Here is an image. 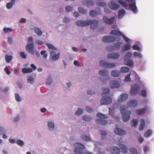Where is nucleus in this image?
Segmentation results:
<instances>
[{
    "label": "nucleus",
    "mask_w": 154,
    "mask_h": 154,
    "mask_svg": "<svg viewBox=\"0 0 154 154\" xmlns=\"http://www.w3.org/2000/svg\"><path fill=\"white\" fill-rule=\"evenodd\" d=\"M98 23V21L96 20H88L84 21L78 20L76 22V24L77 25L81 27L91 25L90 29L92 30H94L97 28Z\"/></svg>",
    "instance_id": "nucleus-1"
},
{
    "label": "nucleus",
    "mask_w": 154,
    "mask_h": 154,
    "mask_svg": "<svg viewBox=\"0 0 154 154\" xmlns=\"http://www.w3.org/2000/svg\"><path fill=\"white\" fill-rule=\"evenodd\" d=\"M109 93V88H105L103 89V92L101 94L103 98L101 100L100 105H108L111 103L112 99L110 97L106 95Z\"/></svg>",
    "instance_id": "nucleus-2"
},
{
    "label": "nucleus",
    "mask_w": 154,
    "mask_h": 154,
    "mask_svg": "<svg viewBox=\"0 0 154 154\" xmlns=\"http://www.w3.org/2000/svg\"><path fill=\"white\" fill-rule=\"evenodd\" d=\"M127 108L126 106H122L120 107V110L122 114V118L124 122H126L130 118L131 112L127 111Z\"/></svg>",
    "instance_id": "nucleus-3"
},
{
    "label": "nucleus",
    "mask_w": 154,
    "mask_h": 154,
    "mask_svg": "<svg viewBox=\"0 0 154 154\" xmlns=\"http://www.w3.org/2000/svg\"><path fill=\"white\" fill-rule=\"evenodd\" d=\"M97 116L100 118V119H97L96 120V122L98 125H104L107 124V121L104 119L107 118V116L100 113H97Z\"/></svg>",
    "instance_id": "nucleus-4"
},
{
    "label": "nucleus",
    "mask_w": 154,
    "mask_h": 154,
    "mask_svg": "<svg viewBox=\"0 0 154 154\" xmlns=\"http://www.w3.org/2000/svg\"><path fill=\"white\" fill-rule=\"evenodd\" d=\"M74 145L75 146H76L74 150L75 153L76 154H83V152L82 150L85 148L84 145L79 143H77Z\"/></svg>",
    "instance_id": "nucleus-5"
},
{
    "label": "nucleus",
    "mask_w": 154,
    "mask_h": 154,
    "mask_svg": "<svg viewBox=\"0 0 154 154\" xmlns=\"http://www.w3.org/2000/svg\"><path fill=\"white\" fill-rule=\"evenodd\" d=\"M110 34L111 35H114L117 36H121L123 38L124 40L126 42H128L130 40V39L126 37L122 33L117 30H113L112 31Z\"/></svg>",
    "instance_id": "nucleus-6"
},
{
    "label": "nucleus",
    "mask_w": 154,
    "mask_h": 154,
    "mask_svg": "<svg viewBox=\"0 0 154 154\" xmlns=\"http://www.w3.org/2000/svg\"><path fill=\"white\" fill-rule=\"evenodd\" d=\"M140 89V87L139 85L134 84L131 86L130 93L132 95H135L138 93Z\"/></svg>",
    "instance_id": "nucleus-7"
},
{
    "label": "nucleus",
    "mask_w": 154,
    "mask_h": 154,
    "mask_svg": "<svg viewBox=\"0 0 154 154\" xmlns=\"http://www.w3.org/2000/svg\"><path fill=\"white\" fill-rule=\"evenodd\" d=\"M100 65L101 66H105L107 68H111L115 67L116 64L114 63H108L104 60H101L100 62Z\"/></svg>",
    "instance_id": "nucleus-8"
},
{
    "label": "nucleus",
    "mask_w": 154,
    "mask_h": 154,
    "mask_svg": "<svg viewBox=\"0 0 154 154\" xmlns=\"http://www.w3.org/2000/svg\"><path fill=\"white\" fill-rule=\"evenodd\" d=\"M26 48L29 53L32 54H34V45L32 43L27 45L26 47Z\"/></svg>",
    "instance_id": "nucleus-9"
},
{
    "label": "nucleus",
    "mask_w": 154,
    "mask_h": 154,
    "mask_svg": "<svg viewBox=\"0 0 154 154\" xmlns=\"http://www.w3.org/2000/svg\"><path fill=\"white\" fill-rule=\"evenodd\" d=\"M130 2H131V4H129V8L131 11L134 13H136L137 12V7L136 5V2L134 0H132Z\"/></svg>",
    "instance_id": "nucleus-10"
},
{
    "label": "nucleus",
    "mask_w": 154,
    "mask_h": 154,
    "mask_svg": "<svg viewBox=\"0 0 154 154\" xmlns=\"http://www.w3.org/2000/svg\"><path fill=\"white\" fill-rule=\"evenodd\" d=\"M115 18L113 17L110 18H109L106 16H104L103 18V20L104 23L108 24H111L113 23L114 21Z\"/></svg>",
    "instance_id": "nucleus-11"
},
{
    "label": "nucleus",
    "mask_w": 154,
    "mask_h": 154,
    "mask_svg": "<svg viewBox=\"0 0 154 154\" xmlns=\"http://www.w3.org/2000/svg\"><path fill=\"white\" fill-rule=\"evenodd\" d=\"M57 53V51H51L50 53V57H51L52 60L54 61L57 60L60 57V53L58 52L56 54H55Z\"/></svg>",
    "instance_id": "nucleus-12"
},
{
    "label": "nucleus",
    "mask_w": 154,
    "mask_h": 154,
    "mask_svg": "<svg viewBox=\"0 0 154 154\" xmlns=\"http://www.w3.org/2000/svg\"><path fill=\"white\" fill-rule=\"evenodd\" d=\"M102 41L104 42H111L114 41L115 38L112 36H106L102 38Z\"/></svg>",
    "instance_id": "nucleus-13"
},
{
    "label": "nucleus",
    "mask_w": 154,
    "mask_h": 154,
    "mask_svg": "<svg viewBox=\"0 0 154 154\" xmlns=\"http://www.w3.org/2000/svg\"><path fill=\"white\" fill-rule=\"evenodd\" d=\"M109 72L106 70L103 69L100 70L99 72V74L101 76H106V80H108L109 79V77L108 76Z\"/></svg>",
    "instance_id": "nucleus-14"
},
{
    "label": "nucleus",
    "mask_w": 154,
    "mask_h": 154,
    "mask_svg": "<svg viewBox=\"0 0 154 154\" xmlns=\"http://www.w3.org/2000/svg\"><path fill=\"white\" fill-rule=\"evenodd\" d=\"M113 1L112 0L110 2L109 7L110 9L114 10H117L119 8V5L117 3L113 2Z\"/></svg>",
    "instance_id": "nucleus-15"
},
{
    "label": "nucleus",
    "mask_w": 154,
    "mask_h": 154,
    "mask_svg": "<svg viewBox=\"0 0 154 154\" xmlns=\"http://www.w3.org/2000/svg\"><path fill=\"white\" fill-rule=\"evenodd\" d=\"M118 125H116V129L114 131L115 133L119 135H122L125 134L126 133V131L124 130L119 128H118Z\"/></svg>",
    "instance_id": "nucleus-16"
},
{
    "label": "nucleus",
    "mask_w": 154,
    "mask_h": 154,
    "mask_svg": "<svg viewBox=\"0 0 154 154\" xmlns=\"http://www.w3.org/2000/svg\"><path fill=\"white\" fill-rule=\"evenodd\" d=\"M109 85L110 87L112 88H118L120 86L119 82L114 80L111 81L109 82Z\"/></svg>",
    "instance_id": "nucleus-17"
},
{
    "label": "nucleus",
    "mask_w": 154,
    "mask_h": 154,
    "mask_svg": "<svg viewBox=\"0 0 154 154\" xmlns=\"http://www.w3.org/2000/svg\"><path fill=\"white\" fill-rule=\"evenodd\" d=\"M128 95L125 93H122L120 97L118 99V102L122 103L125 101L128 98Z\"/></svg>",
    "instance_id": "nucleus-18"
},
{
    "label": "nucleus",
    "mask_w": 154,
    "mask_h": 154,
    "mask_svg": "<svg viewBox=\"0 0 154 154\" xmlns=\"http://www.w3.org/2000/svg\"><path fill=\"white\" fill-rule=\"evenodd\" d=\"M106 149L107 150L111 151L112 154H119L120 152L119 149L116 146H114L110 149H108V148Z\"/></svg>",
    "instance_id": "nucleus-19"
},
{
    "label": "nucleus",
    "mask_w": 154,
    "mask_h": 154,
    "mask_svg": "<svg viewBox=\"0 0 154 154\" xmlns=\"http://www.w3.org/2000/svg\"><path fill=\"white\" fill-rule=\"evenodd\" d=\"M120 56L119 54L118 53H112L108 55L107 57L108 58L116 59L119 58Z\"/></svg>",
    "instance_id": "nucleus-20"
},
{
    "label": "nucleus",
    "mask_w": 154,
    "mask_h": 154,
    "mask_svg": "<svg viewBox=\"0 0 154 154\" xmlns=\"http://www.w3.org/2000/svg\"><path fill=\"white\" fill-rule=\"evenodd\" d=\"M137 100H132L129 102L128 105L129 107H135L137 106Z\"/></svg>",
    "instance_id": "nucleus-21"
},
{
    "label": "nucleus",
    "mask_w": 154,
    "mask_h": 154,
    "mask_svg": "<svg viewBox=\"0 0 154 154\" xmlns=\"http://www.w3.org/2000/svg\"><path fill=\"white\" fill-rule=\"evenodd\" d=\"M130 40L128 42L127 44L123 46L122 48V50L123 51H126L127 50H129L130 48L131 43L130 42Z\"/></svg>",
    "instance_id": "nucleus-22"
},
{
    "label": "nucleus",
    "mask_w": 154,
    "mask_h": 154,
    "mask_svg": "<svg viewBox=\"0 0 154 154\" xmlns=\"http://www.w3.org/2000/svg\"><path fill=\"white\" fill-rule=\"evenodd\" d=\"M121 73V71L116 70H112L111 72V75L114 77H119Z\"/></svg>",
    "instance_id": "nucleus-23"
},
{
    "label": "nucleus",
    "mask_w": 154,
    "mask_h": 154,
    "mask_svg": "<svg viewBox=\"0 0 154 154\" xmlns=\"http://www.w3.org/2000/svg\"><path fill=\"white\" fill-rule=\"evenodd\" d=\"M119 145L122 152L124 153H125L127 152L128 148L125 145L121 143H120Z\"/></svg>",
    "instance_id": "nucleus-24"
},
{
    "label": "nucleus",
    "mask_w": 154,
    "mask_h": 154,
    "mask_svg": "<svg viewBox=\"0 0 154 154\" xmlns=\"http://www.w3.org/2000/svg\"><path fill=\"white\" fill-rule=\"evenodd\" d=\"M124 63L127 65L132 66L133 65L134 62L132 60L126 58L124 61Z\"/></svg>",
    "instance_id": "nucleus-25"
},
{
    "label": "nucleus",
    "mask_w": 154,
    "mask_h": 154,
    "mask_svg": "<svg viewBox=\"0 0 154 154\" xmlns=\"http://www.w3.org/2000/svg\"><path fill=\"white\" fill-rule=\"evenodd\" d=\"M125 14V11L123 9H121L119 10L118 13V18H120L123 17Z\"/></svg>",
    "instance_id": "nucleus-26"
},
{
    "label": "nucleus",
    "mask_w": 154,
    "mask_h": 154,
    "mask_svg": "<svg viewBox=\"0 0 154 154\" xmlns=\"http://www.w3.org/2000/svg\"><path fill=\"white\" fill-rule=\"evenodd\" d=\"M46 45L48 47L49 49L51 50L50 51V52L51 53V51H57V48H54V47L52 45L49 44V43H46Z\"/></svg>",
    "instance_id": "nucleus-27"
},
{
    "label": "nucleus",
    "mask_w": 154,
    "mask_h": 154,
    "mask_svg": "<svg viewBox=\"0 0 154 154\" xmlns=\"http://www.w3.org/2000/svg\"><path fill=\"white\" fill-rule=\"evenodd\" d=\"M121 43L118 42L116 43L113 44L111 47V48L114 50H119L120 48V45Z\"/></svg>",
    "instance_id": "nucleus-28"
},
{
    "label": "nucleus",
    "mask_w": 154,
    "mask_h": 154,
    "mask_svg": "<svg viewBox=\"0 0 154 154\" xmlns=\"http://www.w3.org/2000/svg\"><path fill=\"white\" fill-rule=\"evenodd\" d=\"M118 2L123 7L126 8L128 7V5L127 3L123 0H118Z\"/></svg>",
    "instance_id": "nucleus-29"
},
{
    "label": "nucleus",
    "mask_w": 154,
    "mask_h": 154,
    "mask_svg": "<svg viewBox=\"0 0 154 154\" xmlns=\"http://www.w3.org/2000/svg\"><path fill=\"white\" fill-rule=\"evenodd\" d=\"M146 110V108L143 109H139L137 110L135 112L138 115L144 114Z\"/></svg>",
    "instance_id": "nucleus-30"
},
{
    "label": "nucleus",
    "mask_w": 154,
    "mask_h": 154,
    "mask_svg": "<svg viewBox=\"0 0 154 154\" xmlns=\"http://www.w3.org/2000/svg\"><path fill=\"white\" fill-rule=\"evenodd\" d=\"M34 30L35 32L39 36H40L42 34V32L38 28L35 27Z\"/></svg>",
    "instance_id": "nucleus-31"
},
{
    "label": "nucleus",
    "mask_w": 154,
    "mask_h": 154,
    "mask_svg": "<svg viewBox=\"0 0 154 154\" xmlns=\"http://www.w3.org/2000/svg\"><path fill=\"white\" fill-rule=\"evenodd\" d=\"M22 71L24 73H29L33 71L32 68H23L22 69Z\"/></svg>",
    "instance_id": "nucleus-32"
},
{
    "label": "nucleus",
    "mask_w": 154,
    "mask_h": 154,
    "mask_svg": "<svg viewBox=\"0 0 154 154\" xmlns=\"http://www.w3.org/2000/svg\"><path fill=\"white\" fill-rule=\"evenodd\" d=\"M145 125V122L144 119H142L141 120L140 124L139 126V130H142L144 128Z\"/></svg>",
    "instance_id": "nucleus-33"
},
{
    "label": "nucleus",
    "mask_w": 154,
    "mask_h": 154,
    "mask_svg": "<svg viewBox=\"0 0 154 154\" xmlns=\"http://www.w3.org/2000/svg\"><path fill=\"white\" fill-rule=\"evenodd\" d=\"M130 69L128 67H122L121 68V72L123 73H127L129 71Z\"/></svg>",
    "instance_id": "nucleus-34"
},
{
    "label": "nucleus",
    "mask_w": 154,
    "mask_h": 154,
    "mask_svg": "<svg viewBox=\"0 0 154 154\" xmlns=\"http://www.w3.org/2000/svg\"><path fill=\"white\" fill-rule=\"evenodd\" d=\"M152 131L151 130H148L145 132L144 134V136L148 137L152 134Z\"/></svg>",
    "instance_id": "nucleus-35"
},
{
    "label": "nucleus",
    "mask_w": 154,
    "mask_h": 154,
    "mask_svg": "<svg viewBox=\"0 0 154 154\" xmlns=\"http://www.w3.org/2000/svg\"><path fill=\"white\" fill-rule=\"evenodd\" d=\"M81 138L84 141H91V139L89 136H88L85 135H82L81 136Z\"/></svg>",
    "instance_id": "nucleus-36"
},
{
    "label": "nucleus",
    "mask_w": 154,
    "mask_h": 154,
    "mask_svg": "<svg viewBox=\"0 0 154 154\" xmlns=\"http://www.w3.org/2000/svg\"><path fill=\"white\" fill-rule=\"evenodd\" d=\"M54 124L51 121H49L48 122V126L49 129L50 130L53 129L54 127Z\"/></svg>",
    "instance_id": "nucleus-37"
},
{
    "label": "nucleus",
    "mask_w": 154,
    "mask_h": 154,
    "mask_svg": "<svg viewBox=\"0 0 154 154\" xmlns=\"http://www.w3.org/2000/svg\"><path fill=\"white\" fill-rule=\"evenodd\" d=\"M79 12L82 14H85L87 13V10L82 7H79L78 8Z\"/></svg>",
    "instance_id": "nucleus-38"
},
{
    "label": "nucleus",
    "mask_w": 154,
    "mask_h": 154,
    "mask_svg": "<svg viewBox=\"0 0 154 154\" xmlns=\"http://www.w3.org/2000/svg\"><path fill=\"white\" fill-rule=\"evenodd\" d=\"M138 124V121L136 119H134L131 121V125L132 126H136Z\"/></svg>",
    "instance_id": "nucleus-39"
},
{
    "label": "nucleus",
    "mask_w": 154,
    "mask_h": 154,
    "mask_svg": "<svg viewBox=\"0 0 154 154\" xmlns=\"http://www.w3.org/2000/svg\"><path fill=\"white\" fill-rule=\"evenodd\" d=\"M85 4L88 6H92L94 5V2L92 0H88L85 2Z\"/></svg>",
    "instance_id": "nucleus-40"
},
{
    "label": "nucleus",
    "mask_w": 154,
    "mask_h": 154,
    "mask_svg": "<svg viewBox=\"0 0 154 154\" xmlns=\"http://www.w3.org/2000/svg\"><path fill=\"white\" fill-rule=\"evenodd\" d=\"M97 14V11L95 10H91L89 13V15L91 17H94Z\"/></svg>",
    "instance_id": "nucleus-41"
},
{
    "label": "nucleus",
    "mask_w": 154,
    "mask_h": 154,
    "mask_svg": "<svg viewBox=\"0 0 154 154\" xmlns=\"http://www.w3.org/2000/svg\"><path fill=\"white\" fill-rule=\"evenodd\" d=\"M82 119L83 120L88 122L90 121L91 119V118L90 116L87 115L83 116Z\"/></svg>",
    "instance_id": "nucleus-42"
},
{
    "label": "nucleus",
    "mask_w": 154,
    "mask_h": 154,
    "mask_svg": "<svg viewBox=\"0 0 154 154\" xmlns=\"http://www.w3.org/2000/svg\"><path fill=\"white\" fill-rule=\"evenodd\" d=\"M6 62L7 63H9L12 59V57L11 56L6 55L5 57Z\"/></svg>",
    "instance_id": "nucleus-43"
},
{
    "label": "nucleus",
    "mask_w": 154,
    "mask_h": 154,
    "mask_svg": "<svg viewBox=\"0 0 154 154\" xmlns=\"http://www.w3.org/2000/svg\"><path fill=\"white\" fill-rule=\"evenodd\" d=\"M133 55L135 57H138L139 58H142V56L141 54L137 52H135L133 53Z\"/></svg>",
    "instance_id": "nucleus-44"
},
{
    "label": "nucleus",
    "mask_w": 154,
    "mask_h": 154,
    "mask_svg": "<svg viewBox=\"0 0 154 154\" xmlns=\"http://www.w3.org/2000/svg\"><path fill=\"white\" fill-rule=\"evenodd\" d=\"M114 108L113 107H111L109 108V114L112 116H113L114 114Z\"/></svg>",
    "instance_id": "nucleus-45"
},
{
    "label": "nucleus",
    "mask_w": 154,
    "mask_h": 154,
    "mask_svg": "<svg viewBox=\"0 0 154 154\" xmlns=\"http://www.w3.org/2000/svg\"><path fill=\"white\" fill-rule=\"evenodd\" d=\"M131 154H138V152L136 149L131 148L130 149Z\"/></svg>",
    "instance_id": "nucleus-46"
},
{
    "label": "nucleus",
    "mask_w": 154,
    "mask_h": 154,
    "mask_svg": "<svg viewBox=\"0 0 154 154\" xmlns=\"http://www.w3.org/2000/svg\"><path fill=\"white\" fill-rule=\"evenodd\" d=\"M130 75L131 73H130L129 74H128L126 76L124 79L125 82H128L131 81V79L130 78Z\"/></svg>",
    "instance_id": "nucleus-47"
},
{
    "label": "nucleus",
    "mask_w": 154,
    "mask_h": 154,
    "mask_svg": "<svg viewBox=\"0 0 154 154\" xmlns=\"http://www.w3.org/2000/svg\"><path fill=\"white\" fill-rule=\"evenodd\" d=\"M100 134L101 136L102 137V139H104V137H105L107 134L106 133L105 131L103 130L100 131Z\"/></svg>",
    "instance_id": "nucleus-48"
},
{
    "label": "nucleus",
    "mask_w": 154,
    "mask_h": 154,
    "mask_svg": "<svg viewBox=\"0 0 154 154\" xmlns=\"http://www.w3.org/2000/svg\"><path fill=\"white\" fill-rule=\"evenodd\" d=\"M83 111L80 108H78L77 111L75 112V114L77 115H80L83 113Z\"/></svg>",
    "instance_id": "nucleus-49"
},
{
    "label": "nucleus",
    "mask_w": 154,
    "mask_h": 154,
    "mask_svg": "<svg viewBox=\"0 0 154 154\" xmlns=\"http://www.w3.org/2000/svg\"><path fill=\"white\" fill-rule=\"evenodd\" d=\"M12 31V29L9 28H4L3 29V31L5 33H8L9 32H11Z\"/></svg>",
    "instance_id": "nucleus-50"
},
{
    "label": "nucleus",
    "mask_w": 154,
    "mask_h": 154,
    "mask_svg": "<svg viewBox=\"0 0 154 154\" xmlns=\"http://www.w3.org/2000/svg\"><path fill=\"white\" fill-rule=\"evenodd\" d=\"M66 9L67 12H70L73 10V8L72 7L68 6L66 7Z\"/></svg>",
    "instance_id": "nucleus-51"
},
{
    "label": "nucleus",
    "mask_w": 154,
    "mask_h": 154,
    "mask_svg": "<svg viewBox=\"0 0 154 154\" xmlns=\"http://www.w3.org/2000/svg\"><path fill=\"white\" fill-rule=\"evenodd\" d=\"M52 82V78L51 76H49L47 79L46 83L48 85L50 84Z\"/></svg>",
    "instance_id": "nucleus-52"
},
{
    "label": "nucleus",
    "mask_w": 154,
    "mask_h": 154,
    "mask_svg": "<svg viewBox=\"0 0 154 154\" xmlns=\"http://www.w3.org/2000/svg\"><path fill=\"white\" fill-rule=\"evenodd\" d=\"M17 143L20 146H22L24 144V142L21 140H17Z\"/></svg>",
    "instance_id": "nucleus-53"
},
{
    "label": "nucleus",
    "mask_w": 154,
    "mask_h": 154,
    "mask_svg": "<svg viewBox=\"0 0 154 154\" xmlns=\"http://www.w3.org/2000/svg\"><path fill=\"white\" fill-rule=\"evenodd\" d=\"M15 97L16 100L18 102H20L21 100V98L18 94H15Z\"/></svg>",
    "instance_id": "nucleus-54"
},
{
    "label": "nucleus",
    "mask_w": 154,
    "mask_h": 154,
    "mask_svg": "<svg viewBox=\"0 0 154 154\" xmlns=\"http://www.w3.org/2000/svg\"><path fill=\"white\" fill-rule=\"evenodd\" d=\"M132 48L133 50L140 51V48L139 46L137 45H134L132 46Z\"/></svg>",
    "instance_id": "nucleus-55"
},
{
    "label": "nucleus",
    "mask_w": 154,
    "mask_h": 154,
    "mask_svg": "<svg viewBox=\"0 0 154 154\" xmlns=\"http://www.w3.org/2000/svg\"><path fill=\"white\" fill-rule=\"evenodd\" d=\"M34 78L31 76H29L27 79V82L29 83H32L34 81Z\"/></svg>",
    "instance_id": "nucleus-56"
},
{
    "label": "nucleus",
    "mask_w": 154,
    "mask_h": 154,
    "mask_svg": "<svg viewBox=\"0 0 154 154\" xmlns=\"http://www.w3.org/2000/svg\"><path fill=\"white\" fill-rule=\"evenodd\" d=\"M13 5L12 3L9 2L7 4L6 7L8 9H10L12 8Z\"/></svg>",
    "instance_id": "nucleus-57"
},
{
    "label": "nucleus",
    "mask_w": 154,
    "mask_h": 154,
    "mask_svg": "<svg viewBox=\"0 0 154 154\" xmlns=\"http://www.w3.org/2000/svg\"><path fill=\"white\" fill-rule=\"evenodd\" d=\"M132 53L131 52H128L126 55L125 58V59H128V58H130L132 56Z\"/></svg>",
    "instance_id": "nucleus-58"
},
{
    "label": "nucleus",
    "mask_w": 154,
    "mask_h": 154,
    "mask_svg": "<svg viewBox=\"0 0 154 154\" xmlns=\"http://www.w3.org/2000/svg\"><path fill=\"white\" fill-rule=\"evenodd\" d=\"M20 54L22 58L25 59L26 58V54H25L24 52H20Z\"/></svg>",
    "instance_id": "nucleus-59"
},
{
    "label": "nucleus",
    "mask_w": 154,
    "mask_h": 154,
    "mask_svg": "<svg viewBox=\"0 0 154 154\" xmlns=\"http://www.w3.org/2000/svg\"><path fill=\"white\" fill-rule=\"evenodd\" d=\"M97 5L99 6L102 7L105 6L106 5V3L102 2H99L98 3Z\"/></svg>",
    "instance_id": "nucleus-60"
},
{
    "label": "nucleus",
    "mask_w": 154,
    "mask_h": 154,
    "mask_svg": "<svg viewBox=\"0 0 154 154\" xmlns=\"http://www.w3.org/2000/svg\"><path fill=\"white\" fill-rule=\"evenodd\" d=\"M141 94L143 97H145L146 96V91L145 90H142L141 91Z\"/></svg>",
    "instance_id": "nucleus-61"
},
{
    "label": "nucleus",
    "mask_w": 154,
    "mask_h": 154,
    "mask_svg": "<svg viewBox=\"0 0 154 154\" xmlns=\"http://www.w3.org/2000/svg\"><path fill=\"white\" fill-rule=\"evenodd\" d=\"M69 18H65L63 19V22L64 23H68L69 22Z\"/></svg>",
    "instance_id": "nucleus-62"
},
{
    "label": "nucleus",
    "mask_w": 154,
    "mask_h": 154,
    "mask_svg": "<svg viewBox=\"0 0 154 154\" xmlns=\"http://www.w3.org/2000/svg\"><path fill=\"white\" fill-rule=\"evenodd\" d=\"M104 10L105 12L106 13L109 14L111 12V11L107 8H104Z\"/></svg>",
    "instance_id": "nucleus-63"
},
{
    "label": "nucleus",
    "mask_w": 154,
    "mask_h": 154,
    "mask_svg": "<svg viewBox=\"0 0 154 154\" xmlns=\"http://www.w3.org/2000/svg\"><path fill=\"white\" fill-rule=\"evenodd\" d=\"M87 111L88 112H91L93 110L91 107L89 106H87L86 107Z\"/></svg>",
    "instance_id": "nucleus-64"
}]
</instances>
